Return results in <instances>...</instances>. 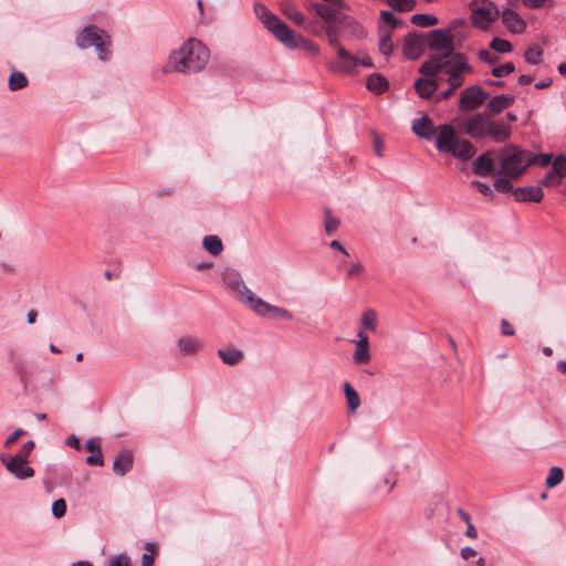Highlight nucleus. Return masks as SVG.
Wrapping results in <instances>:
<instances>
[{
	"label": "nucleus",
	"instance_id": "obj_11",
	"mask_svg": "<svg viewBox=\"0 0 566 566\" xmlns=\"http://www.w3.org/2000/svg\"><path fill=\"white\" fill-rule=\"evenodd\" d=\"M277 41L289 50L302 49L312 55H317L319 53V48L315 42L295 33L289 27H286L285 31L279 35Z\"/></svg>",
	"mask_w": 566,
	"mask_h": 566
},
{
	"label": "nucleus",
	"instance_id": "obj_5",
	"mask_svg": "<svg viewBox=\"0 0 566 566\" xmlns=\"http://www.w3.org/2000/svg\"><path fill=\"white\" fill-rule=\"evenodd\" d=\"M311 9L319 15L325 23L338 21L343 25H353V33L357 38H364L366 35L364 28L359 23L355 22L349 15L340 12V10H344L345 8H340L338 4L329 2H313L311 3Z\"/></svg>",
	"mask_w": 566,
	"mask_h": 566
},
{
	"label": "nucleus",
	"instance_id": "obj_37",
	"mask_svg": "<svg viewBox=\"0 0 566 566\" xmlns=\"http://www.w3.org/2000/svg\"><path fill=\"white\" fill-rule=\"evenodd\" d=\"M386 3L397 12H408L416 8L417 0H385Z\"/></svg>",
	"mask_w": 566,
	"mask_h": 566
},
{
	"label": "nucleus",
	"instance_id": "obj_44",
	"mask_svg": "<svg viewBox=\"0 0 566 566\" xmlns=\"http://www.w3.org/2000/svg\"><path fill=\"white\" fill-rule=\"evenodd\" d=\"M145 549L147 553H144L142 556V566H153L154 565V556L153 553L156 549L155 543H147L145 545Z\"/></svg>",
	"mask_w": 566,
	"mask_h": 566
},
{
	"label": "nucleus",
	"instance_id": "obj_55",
	"mask_svg": "<svg viewBox=\"0 0 566 566\" xmlns=\"http://www.w3.org/2000/svg\"><path fill=\"white\" fill-rule=\"evenodd\" d=\"M25 431L23 429L14 430L4 441V447L9 448L12 446L20 437L24 436Z\"/></svg>",
	"mask_w": 566,
	"mask_h": 566
},
{
	"label": "nucleus",
	"instance_id": "obj_57",
	"mask_svg": "<svg viewBox=\"0 0 566 566\" xmlns=\"http://www.w3.org/2000/svg\"><path fill=\"white\" fill-rule=\"evenodd\" d=\"M17 370H18V375L20 377L21 382H23L24 388H27V386H28V376H29V371H28L27 366L23 365V364H18L17 365Z\"/></svg>",
	"mask_w": 566,
	"mask_h": 566
},
{
	"label": "nucleus",
	"instance_id": "obj_14",
	"mask_svg": "<svg viewBox=\"0 0 566 566\" xmlns=\"http://www.w3.org/2000/svg\"><path fill=\"white\" fill-rule=\"evenodd\" d=\"M0 461L6 467L7 471L19 480H25L34 475V470L29 465L28 460L2 453Z\"/></svg>",
	"mask_w": 566,
	"mask_h": 566
},
{
	"label": "nucleus",
	"instance_id": "obj_35",
	"mask_svg": "<svg viewBox=\"0 0 566 566\" xmlns=\"http://www.w3.org/2000/svg\"><path fill=\"white\" fill-rule=\"evenodd\" d=\"M28 83H29V81H28L27 76L20 71H13L10 74L9 81H8L10 91L22 90L28 86Z\"/></svg>",
	"mask_w": 566,
	"mask_h": 566
},
{
	"label": "nucleus",
	"instance_id": "obj_45",
	"mask_svg": "<svg viewBox=\"0 0 566 566\" xmlns=\"http://www.w3.org/2000/svg\"><path fill=\"white\" fill-rule=\"evenodd\" d=\"M478 56L481 61L491 65L496 64L500 61V57L494 52L486 49L480 50Z\"/></svg>",
	"mask_w": 566,
	"mask_h": 566
},
{
	"label": "nucleus",
	"instance_id": "obj_21",
	"mask_svg": "<svg viewBox=\"0 0 566 566\" xmlns=\"http://www.w3.org/2000/svg\"><path fill=\"white\" fill-rule=\"evenodd\" d=\"M439 84L437 76H426L415 82V88L421 98H430L437 92Z\"/></svg>",
	"mask_w": 566,
	"mask_h": 566
},
{
	"label": "nucleus",
	"instance_id": "obj_23",
	"mask_svg": "<svg viewBox=\"0 0 566 566\" xmlns=\"http://www.w3.org/2000/svg\"><path fill=\"white\" fill-rule=\"evenodd\" d=\"M412 132L424 139H432L436 134V128L431 118L427 115L413 120Z\"/></svg>",
	"mask_w": 566,
	"mask_h": 566
},
{
	"label": "nucleus",
	"instance_id": "obj_26",
	"mask_svg": "<svg viewBox=\"0 0 566 566\" xmlns=\"http://www.w3.org/2000/svg\"><path fill=\"white\" fill-rule=\"evenodd\" d=\"M515 102V96L513 94H501L492 97L488 104L486 108L490 111L493 115H496L504 111L505 108H509L512 106Z\"/></svg>",
	"mask_w": 566,
	"mask_h": 566
},
{
	"label": "nucleus",
	"instance_id": "obj_52",
	"mask_svg": "<svg viewBox=\"0 0 566 566\" xmlns=\"http://www.w3.org/2000/svg\"><path fill=\"white\" fill-rule=\"evenodd\" d=\"M380 18L386 24L390 25L391 28H397L400 23V21L390 11H381Z\"/></svg>",
	"mask_w": 566,
	"mask_h": 566
},
{
	"label": "nucleus",
	"instance_id": "obj_58",
	"mask_svg": "<svg viewBox=\"0 0 566 566\" xmlns=\"http://www.w3.org/2000/svg\"><path fill=\"white\" fill-rule=\"evenodd\" d=\"M501 329H502L501 331L502 335H504V336H513L514 335V329L506 319H502Z\"/></svg>",
	"mask_w": 566,
	"mask_h": 566
},
{
	"label": "nucleus",
	"instance_id": "obj_10",
	"mask_svg": "<svg viewBox=\"0 0 566 566\" xmlns=\"http://www.w3.org/2000/svg\"><path fill=\"white\" fill-rule=\"evenodd\" d=\"M490 93L480 85H470L460 94L459 109L463 113L473 112L489 99Z\"/></svg>",
	"mask_w": 566,
	"mask_h": 566
},
{
	"label": "nucleus",
	"instance_id": "obj_13",
	"mask_svg": "<svg viewBox=\"0 0 566 566\" xmlns=\"http://www.w3.org/2000/svg\"><path fill=\"white\" fill-rule=\"evenodd\" d=\"M429 48L436 53L431 55H452L458 52L454 50V43L452 36L440 29H436L430 32Z\"/></svg>",
	"mask_w": 566,
	"mask_h": 566
},
{
	"label": "nucleus",
	"instance_id": "obj_36",
	"mask_svg": "<svg viewBox=\"0 0 566 566\" xmlns=\"http://www.w3.org/2000/svg\"><path fill=\"white\" fill-rule=\"evenodd\" d=\"M411 23L421 28H429L438 24V18L432 14L416 13L411 15Z\"/></svg>",
	"mask_w": 566,
	"mask_h": 566
},
{
	"label": "nucleus",
	"instance_id": "obj_4",
	"mask_svg": "<svg viewBox=\"0 0 566 566\" xmlns=\"http://www.w3.org/2000/svg\"><path fill=\"white\" fill-rule=\"evenodd\" d=\"M437 130L436 148L440 153L451 154L462 161H467L475 155L474 145L470 140L459 137L451 125H440Z\"/></svg>",
	"mask_w": 566,
	"mask_h": 566
},
{
	"label": "nucleus",
	"instance_id": "obj_2",
	"mask_svg": "<svg viewBox=\"0 0 566 566\" xmlns=\"http://www.w3.org/2000/svg\"><path fill=\"white\" fill-rule=\"evenodd\" d=\"M210 57L208 48L197 39H188L172 51L163 67L164 73H197L205 69Z\"/></svg>",
	"mask_w": 566,
	"mask_h": 566
},
{
	"label": "nucleus",
	"instance_id": "obj_9",
	"mask_svg": "<svg viewBox=\"0 0 566 566\" xmlns=\"http://www.w3.org/2000/svg\"><path fill=\"white\" fill-rule=\"evenodd\" d=\"M222 280L237 294L239 301L250 308L253 303L252 298H256V295L247 287L241 274L234 269H226L222 273Z\"/></svg>",
	"mask_w": 566,
	"mask_h": 566
},
{
	"label": "nucleus",
	"instance_id": "obj_61",
	"mask_svg": "<svg viewBox=\"0 0 566 566\" xmlns=\"http://www.w3.org/2000/svg\"><path fill=\"white\" fill-rule=\"evenodd\" d=\"M460 86H455L454 84H448V88L441 93L439 99H446L450 97Z\"/></svg>",
	"mask_w": 566,
	"mask_h": 566
},
{
	"label": "nucleus",
	"instance_id": "obj_49",
	"mask_svg": "<svg viewBox=\"0 0 566 566\" xmlns=\"http://www.w3.org/2000/svg\"><path fill=\"white\" fill-rule=\"evenodd\" d=\"M562 182V178H559L554 171L551 169L549 172L541 180V184L545 187H557Z\"/></svg>",
	"mask_w": 566,
	"mask_h": 566
},
{
	"label": "nucleus",
	"instance_id": "obj_48",
	"mask_svg": "<svg viewBox=\"0 0 566 566\" xmlns=\"http://www.w3.org/2000/svg\"><path fill=\"white\" fill-rule=\"evenodd\" d=\"M510 177H500L494 181V189L499 192H507L512 190V182Z\"/></svg>",
	"mask_w": 566,
	"mask_h": 566
},
{
	"label": "nucleus",
	"instance_id": "obj_17",
	"mask_svg": "<svg viewBox=\"0 0 566 566\" xmlns=\"http://www.w3.org/2000/svg\"><path fill=\"white\" fill-rule=\"evenodd\" d=\"M500 15L502 17L503 24L511 33L520 34L524 32L526 23L514 10L505 8L502 13L500 12Z\"/></svg>",
	"mask_w": 566,
	"mask_h": 566
},
{
	"label": "nucleus",
	"instance_id": "obj_27",
	"mask_svg": "<svg viewBox=\"0 0 566 566\" xmlns=\"http://www.w3.org/2000/svg\"><path fill=\"white\" fill-rule=\"evenodd\" d=\"M218 356L228 366L238 365L244 358V353L235 347L218 349Z\"/></svg>",
	"mask_w": 566,
	"mask_h": 566
},
{
	"label": "nucleus",
	"instance_id": "obj_12",
	"mask_svg": "<svg viewBox=\"0 0 566 566\" xmlns=\"http://www.w3.org/2000/svg\"><path fill=\"white\" fill-rule=\"evenodd\" d=\"M253 9L255 15L263 23L264 28L277 40L279 35L285 31L287 24H285L276 14L272 13L268 7L262 3H255Z\"/></svg>",
	"mask_w": 566,
	"mask_h": 566
},
{
	"label": "nucleus",
	"instance_id": "obj_8",
	"mask_svg": "<svg viewBox=\"0 0 566 566\" xmlns=\"http://www.w3.org/2000/svg\"><path fill=\"white\" fill-rule=\"evenodd\" d=\"M470 9L472 24L481 30H488L500 17L497 6L490 0H472Z\"/></svg>",
	"mask_w": 566,
	"mask_h": 566
},
{
	"label": "nucleus",
	"instance_id": "obj_51",
	"mask_svg": "<svg viewBox=\"0 0 566 566\" xmlns=\"http://www.w3.org/2000/svg\"><path fill=\"white\" fill-rule=\"evenodd\" d=\"M394 49L391 36L389 34L382 36L379 41V50L384 55L391 53Z\"/></svg>",
	"mask_w": 566,
	"mask_h": 566
},
{
	"label": "nucleus",
	"instance_id": "obj_43",
	"mask_svg": "<svg viewBox=\"0 0 566 566\" xmlns=\"http://www.w3.org/2000/svg\"><path fill=\"white\" fill-rule=\"evenodd\" d=\"M325 222H324V226H325V231L331 234L333 233L334 231L337 230V228L339 227V220L334 218L331 213L329 210H326L325 211Z\"/></svg>",
	"mask_w": 566,
	"mask_h": 566
},
{
	"label": "nucleus",
	"instance_id": "obj_60",
	"mask_svg": "<svg viewBox=\"0 0 566 566\" xmlns=\"http://www.w3.org/2000/svg\"><path fill=\"white\" fill-rule=\"evenodd\" d=\"M523 4L530 9H537L544 6L546 0H522Z\"/></svg>",
	"mask_w": 566,
	"mask_h": 566
},
{
	"label": "nucleus",
	"instance_id": "obj_33",
	"mask_svg": "<svg viewBox=\"0 0 566 566\" xmlns=\"http://www.w3.org/2000/svg\"><path fill=\"white\" fill-rule=\"evenodd\" d=\"M367 88L376 94H381L388 88V81L380 74H371L367 78Z\"/></svg>",
	"mask_w": 566,
	"mask_h": 566
},
{
	"label": "nucleus",
	"instance_id": "obj_22",
	"mask_svg": "<svg viewBox=\"0 0 566 566\" xmlns=\"http://www.w3.org/2000/svg\"><path fill=\"white\" fill-rule=\"evenodd\" d=\"M473 172L480 177H490L494 174V161L490 153L481 154L472 164Z\"/></svg>",
	"mask_w": 566,
	"mask_h": 566
},
{
	"label": "nucleus",
	"instance_id": "obj_25",
	"mask_svg": "<svg viewBox=\"0 0 566 566\" xmlns=\"http://www.w3.org/2000/svg\"><path fill=\"white\" fill-rule=\"evenodd\" d=\"M133 468V453L129 450L120 451L113 463V471L119 476H124Z\"/></svg>",
	"mask_w": 566,
	"mask_h": 566
},
{
	"label": "nucleus",
	"instance_id": "obj_42",
	"mask_svg": "<svg viewBox=\"0 0 566 566\" xmlns=\"http://www.w3.org/2000/svg\"><path fill=\"white\" fill-rule=\"evenodd\" d=\"M541 56H542V50L537 46L530 48L524 53L525 61L533 65L539 63Z\"/></svg>",
	"mask_w": 566,
	"mask_h": 566
},
{
	"label": "nucleus",
	"instance_id": "obj_63",
	"mask_svg": "<svg viewBox=\"0 0 566 566\" xmlns=\"http://www.w3.org/2000/svg\"><path fill=\"white\" fill-rule=\"evenodd\" d=\"M381 484L378 485V488L381 490V489H385L386 492H390L394 486H395V482H391L388 478H384L381 480Z\"/></svg>",
	"mask_w": 566,
	"mask_h": 566
},
{
	"label": "nucleus",
	"instance_id": "obj_40",
	"mask_svg": "<svg viewBox=\"0 0 566 566\" xmlns=\"http://www.w3.org/2000/svg\"><path fill=\"white\" fill-rule=\"evenodd\" d=\"M490 48L497 53H509L513 50L512 44L501 38H494L490 43Z\"/></svg>",
	"mask_w": 566,
	"mask_h": 566
},
{
	"label": "nucleus",
	"instance_id": "obj_7",
	"mask_svg": "<svg viewBox=\"0 0 566 566\" xmlns=\"http://www.w3.org/2000/svg\"><path fill=\"white\" fill-rule=\"evenodd\" d=\"M76 44L81 49L95 46L98 52V57L102 61H106L108 59V46L111 44L108 35L95 25L85 27L76 38Z\"/></svg>",
	"mask_w": 566,
	"mask_h": 566
},
{
	"label": "nucleus",
	"instance_id": "obj_47",
	"mask_svg": "<svg viewBox=\"0 0 566 566\" xmlns=\"http://www.w3.org/2000/svg\"><path fill=\"white\" fill-rule=\"evenodd\" d=\"M66 513V502L64 499H59L56 501L53 502L52 504V514L56 517V518H61L65 515Z\"/></svg>",
	"mask_w": 566,
	"mask_h": 566
},
{
	"label": "nucleus",
	"instance_id": "obj_18",
	"mask_svg": "<svg viewBox=\"0 0 566 566\" xmlns=\"http://www.w3.org/2000/svg\"><path fill=\"white\" fill-rule=\"evenodd\" d=\"M422 36L418 33H409L403 41V54L409 60H417L423 50Z\"/></svg>",
	"mask_w": 566,
	"mask_h": 566
},
{
	"label": "nucleus",
	"instance_id": "obj_30",
	"mask_svg": "<svg viewBox=\"0 0 566 566\" xmlns=\"http://www.w3.org/2000/svg\"><path fill=\"white\" fill-rule=\"evenodd\" d=\"M178 349L184 355H193L201 348V343L195 337L184 336L177 342Z\"/></svg>",
	"mask_w": 566,
	"mask_h": 566
},
{
	"label": "nucleus",
	"instance_id": "obj_64",
	"mask_svg": "<svg viewBox=\"0 0 566 566\" xmlns=\"http://www.w3.org/2000/svg\"><path fill=\"white\" fill-rule=\"evenodd\" d=\"M66 444L71 448H74L76 450H80L81 449V446H80V440L77 437L75 436H70L67 439H66Z\"/></svg>",
	"mask_w": 566,
	"mask_h": 566
},
{
	"label": "nucleus",
	"instance_id": "obj_31",
	"mask_svg": "<svg viewBox=\"0 0 566 566\" xmlns=\"http://www.w3.org/2000/svg\"><path fill=\"white\" fill-rule=\"evenodd\" d=\"M378 327V316L376 311L373 308H367L363 312L360 316V329L359 331H369L375 332Z\"/></svg>",
	"mask_w": 566,
	"mask_h": 566
},
{
	"label": "nucleus",
	"instance_id": "obj_6",
	"mask_svg": "<svg viewBox=\"0 0 566 566\" xmlns=\"http://www.w3.org/2000/svg\"><path fill=\"white\" fill-rule=\"evenodd\" d=\"M501 171L504 176L517 178L528 167L527 151L515 146H506L501 153Z\"/></svg>",
	"mask_w": 566,
	"mask_h": 566
},
{
	"label": "nucleus",
	"instance_id": "obj_28",
	"mask_svg": "<svg viewBox=\"0 0 566 566\" xmlns=\"http://www.w3.org/2000/svg\"><path fill=\"white\" fill-rule=\"evenodd\" d=\"M282 13L298 27H302L305 22L304 15L296 9V7L290 0H282L280 3Z\"/></svg>",
	"mask_w": 566,
	"mask_h": 566
},
{
	"label": "nucleus",
	"instance_id": "obj_54",
	"mask_svg": "<svg viewBox=\"0 0 566 566\" xmlns=\"http://www.w3.org/2000/svg\"><path fill=\"white\" fill-rule=\"evenodd\" d=\"M109 566H130V562L127 556L117 555L111 557Z\"/></svg>",
	"mask_w": 566,
	"mask_h": 566
},
{
	"label": "nucleus",
	"instance_id": "obj_53",
	"mask_svg": "<svg viewBox=\"0 0 566 566\" xmlns=\"http://www.w3.org/2000/svg\"><path fill=\"white\" fill-rule=\"evenodd\" d=\"M472 186L476 187V189L485 197H492L493 196V190L492 188L485 184V182H482V181H478V180H474L472 181Z\"/></svg>",
	"mask_w": 566,
	"mask_h": 566
},
{
	"label": "nucleus",
	"instance_id": "obj_39",
	"mask_svg": "<svg viewBox=\"0 0 566 566\" xmlns=\"http://www.w3.org/2000/svg\"><path fill=\"white\" fill-rule=\"evenodd\" d=\"M551 160H552V155H547V154L534 155V154L527 151L528 166L545 167L551 163Z\"/></svg>",
	"mask_w": 566,
	"mask_h": 566
},
{
	"label": "nucleus",
	"instance_id": "obj_24",
	"mask_svg": "<svg viewBox=\"0 0 566 566\" xmlns=\"http://www.w3.org/2000/svg\"><path fill=\"white\" fill-rule=\"evenodd\" d=\"M85 449L91 452V455L86 458L88 465L103 467L104 459L102 454L101 440L98 438H91L85 443Z\"/></svg>",
	"mask_w": 566,
	"mask_h": 566
},
{
	"label": "nucleus",
	"instance_id": "obj_62",
	"mask_svg": "<svg viewBox=\"0 0 566 566\" xmlns=\"http://www.w3.org/2000/svg\"><path fill=\"white\" fill-rule=\"evenodd\" d=\"M363 272V265L359 264V263H354L348 272H347V275L348 276H356V275H359L360 273Z\"/></svg>",
	"mask_w": 566,
	"mask_h": 566
},
{
	"label": "nucleus",
	"instance_id": "obj_50",
	"mask_svg": "<svg viewBox=\"0 0 566 566\" xmlns=\"http://www.w3.org/2000/svg\"><path fill=\"white\" fill-rule=\"evenodd\" d=\"M34 447H35L34 441L28 440L27 442H24V444L19 450V452L15 454V457H18L19 459L28 460L31 452L33 451Z\"/></svg>",
	"mask_w": 566,
	"mask_h": 566
},
{
	"label": "nucleus",
	"instance_id": "obj_20",
	"mask_svg": "<svg viewBox=\"0 0 566 566\" xmlns=\"http://www.w3.org/2000/svg\"><path fill=\"white\" fill-rule=\"evenodd\" d=\"M358 339L355 342L356 349L354 353V361L358 365L367 364L370 360L369 339L365 332L358 331Z\"/></svg>",
	"mask_w": 566,
	"mask_h": 566
},
{
	"label": "nucleus",
	"instance_id": "obj_19",
	"mask_svg": "<svg viewBox=\"0 0 566 566\" xmlns=\"http://www.w3.org/2000/svg\"><path fill=\"white\" fill-rule=\"evenodd\" d=\"M512 195L514 199L520 202H539L544 197V192L539 186L516 188L512 191Z\"/></svg>",
	"mask_w": 566,
	"mask_h": 566
},
{
	"label": "nucleus",
	"instance_id": "obj_3",
	"mask_svg": "<svg viewBox=\"0 0 566 566\" xmlns=\"http://www.w3.org/2000/svg\"><path fill=\"white\" fill-rule=\"evenodd\" d=\"M463 130L475 140L490 137L495 143H504L511 137L512 128L503 120H493L488 112L476 113L463 124Z\"/></svg>",
	"mask_w": 566,
	"mask_h": 566
},
{
	"label": "nucleus",
	"instance_id": "obj_29",
	"mask_svg": "<svg viewBox=\"0 0 566 566\" xmlns=\"http://www.w3.org/2000/svg\"><path fill=\"white\" fill-rule=\"evenodd\" d=\"M343 28L338 21H333L329 23H325V35L328 44L335 50L340 46L339 42V29ZM344 28H352L353 25H344Z\"/></svg>",
	"mask_w": 566,
	"mask_h": 566
},
{
	"label": "nucleus",
	"instance_id": "obj_59",
	"mask_svg": "<svg viewBox=\"0 0 566 566\" xmlns=\"http://www.w3.org/2000/svg\"><path fill=\"white\" fill-rule=\"evenodd\" d=\"M476 551L470 546L463 547L460 552L461 557L465 560L476 556Z\"/></svg>",
	"mask_w": 566,
	"mask_h": 566
},
{
	"label": "nucleus",
	"instance_id": "obj_46",
	"mask_svg": "<svg viewBox=\"0 0 566 566\" xmlns=\"http://www.w3.org/2000/svg\"><path fill=\"white\" fill-rule=\"evenodd\" d=\"M515 66L513 63H505L504 65L496 66L492 70V75L495 77H504L511 73H513Z\"/></svg>",
	"mask_w": 566,
	"mask_h": 566
},
{
	"label": "nucleus",
	"instance_id": "obj_56",
	"mask_svg": "<svg viewBox=\"0 0 566 566\" xmlns=\"http://www.w3.org/2000/svg\"><path fill=\"white\" fill-rule=\"evenodd\" d=\"M356 56H358V65H361L367 69L374 66L371 57L367 53L359 52L358 54H356Z\"/></svg>",
	"mask_w": 566,
	"mask_h": 566
},
{
	"label": "nucleus",
	"instance_id": "obj_38",
	"mask_svg": "<svg viewBox=\"0 0 566 566\" xmlns=\"http://www.w3.org/2000/svg\"><path fill=\"white\" fill-rule=\"evenodd\" d=\"M564 479V472L559 467L551 468L548 475L546 478L545 484L547 488L552 489L558 485Z\"/></svg>",
	"mask_w": 566,
	"mask_h": 566
},
{
	"label": "nucleus",
	"instance_id": "obj_1",
	"mask_svg": "<svg viewBox=\"0 0 566 566\" xmlns=\"http://www.w3.org/2000/svg\"><path fill=\"white\" fill-rule=\"evenodd\" d=\"M424 76H437L440 83L462 86L465 74L473 72L472 65L462 53L452 55H430L419 69Z\"/></svg>",
	"mask_w": 566,
	"mask_h": 566
},
{
	"label": "nucleus",
	"instance_id": "obj_32",
	"mask_svg": "<svg viewBox=\"0 0 566 566\" xmlns=\"http://www.w3.org/2000/svg\"><path fill=\"white\" fill-rule=\"evenodd\" d=\"M343 389L348 410L353 413L356 412L361 403L358 392L349 382H345Z\"/></svg>",
	"mask_w": 566,
	"mask_h": 566
},
{
	"label": "nucleus",
	"instance_id": "obj_41",
	"mask_svg": "<svg viewBox=\"0 0 566 566\" xmlns=\"http://www.w3.org/2000/svg\"><path fill=\"white\" fill-rule=\"evenodd\" d=\"M552 170L562 179L566 176V157L564 155H558L553 160Z\"/></svg>",
	"mask_w": 566,
	"mask_h": 566
},
{
	"label": "nucleus",
	"instance_id": "obj_16",
	"mask_svg": "<svg viewBox=\"0 0 566 566\" xmlns=\"http://www.w3.org/2000/svg\"><path fill=\"white\" fill-rule=\"evenodd\" d=\"M252 305L250 308L260 316H265L268 313H273L275 316L283 319H292V314L290 311L271 305L263 301L261 297L256 296V298H252Z\"/></svg>",
	"mask_w": 566,
	"mask_h": 566
},
{
	"label": "nucleus",
	"instance_id": "obj_15",
	"mask_svg": "<svg viewBox=\"0 0 566 566\" xmlns=\"http://www.w3.org/2000/svg\"><path fill=\"white\" fill-rule=\"evenodd\" d=\"M336 60L331 64L333 72L348 75L356 71L358 56L347 51L343 45L335 49Z\"/></svg>",
	"mask_w": 566,
	"mask_h": 566
},
{
	"label": "nucleus",
	"instance_id": "obj_34",
	"mask_svg": "<svg viewBox=\"0 0 566 566\" xmlns=\"http://www.w3.org/2000/svg\"><path fill=\"white\" fill-rule=\"evenodd\" d=\"M203 248L212 255H219L223 249L222 241L217 235H206L202 241Z\"/></svg>",
	"mask_w": 566,
	"mask_h": 566
}]
</instances>
